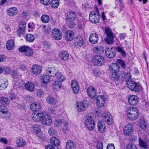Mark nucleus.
<instances>
[{
	"mask_svg": "<svg viewBox=\"0 0 149 149\" xmlns=\"http://www.w3.org/2000/svg\"><path fill=\"white\" fill-rule=\"evenodd\" d=\"M46 71L48 75L43 74L41 77V79L44 84L49 83L50 81V76L54 77L56 75V71L54 67H49L46 68Z\"/></svg>",
	"mask_w": 149,
	"mask_h": 149,
	"instance_id": "1",
	"label": "nucleus"
},
{
	"mask_svg": "<svg viewBox=\"0 0 149 149\" xmlns=\"http://www.w3.org/2000/svg\"><path fill=\"white\" fill-rule=\"evenodd\" d=\"M96 112L98 116H102L103 120L108 125H111L112 124L113 122L112 117L109 112L105 111L103 114L100 111H96Z\"/></svg>",
	"mask_w": 149,
	"mask_h": 149,
	"instance_id": "2",
	"label": "nucleus"
},
{
	"mask_svg": "<svg viewBox=\"0 0 149 149\" xmlns=\"http://www.w3.org/2000/svg\"><path fill=\"white\" fill-rule=\"evenodd\" d=\"M104 32L107 36V37L104 38L105 41L108 45L113 44L115 36L111 30L108 27H105L104 28Z\"/></svg>",
	"mask_w": 149,
	"mask_h": 149,
	"instance_id": "3",
	"label": "nucleus"
},
{
	"mask_svg": "<svg viewBox=\"0 0 149 149\" xmlns=\"http://www.w3.org/2000/svg\"><path fill=\"white\" fill-rule=\"evenodd\" d=\"M127 112V117L131 120H135L139 117V112L136 107L130 108L128 110Z\"/></svg>",
	"mask_w": 149,
	"mask_h": 149,
	"instance_id": "4",
	"label": "nucleus"
},
{
	"mask_svg": "<svg viewBox=\"0 0 149 149\" xmlns=\"http://www.w3.org/2000/svg\"><path fill=\"white\" fill-rule=\"evenodd\" d=\"M100 18L99 10L97 7H96L95 11H93L90 13L89 20L93 23H96L99 22Z\"/></svg>",
	"mask_w": 149,
	"mask_h": 149,
	"instance_id": "5",
	"label": "nucleus"
},
{
	"mask_svg": "<svg viewBox=\"0 0 149 149\" xmlns=\"http://www.w3.org/2000/svg\"><path fill=\"white\" fill-rule=\"evenodd\" d=\"M127 85L130 89L135 92H138L142 88L139 83L132 81H127Z\"/></svg>",
	"mask_w": 149,
	"mask_h": 149,
	"instance_id": "6",
	"label": "nucleus"
},
{
	"mask_svg": "<svg viewBox=\"0 0 149 149\" xmlns=\"http://www.w3.org/2000/svg\"><path fill=\"white\" fill-rule=\"evenodd\" d=\"M92 63L95 65L101 66L104 63L105 59L103 56L101 55H95L92 59Z\"/></svg>",
	"mask_w": 149,
	"mask_h": 149,
	"instance_id": "7",
	"label": "nucleus"
},
{
	"mask_svg": "<svg viewBox=\"0 0 149 149\" xmlns=\"http://www.w3.org/2000/svg\"><path fill=\"white\" fill-rule=\"evenodd\" d=\"M19 51L22 52L23 54L27 56H31L33 52L32 49L27 46H24L19 48Z\"/></svg>",
	"mask_w": 149,
	"mask_h": 149,
	"instance_id": "8",
	"label": "nucleus"
},
{
	"mask_svg": "<svg viewBox=\"0 0 149 149\" xmlns=\"http://www.w3.org/2000/svg\"><path fill=\"white\" fill-rule=\"evenodd\" d=\"M26 23L23 22H20L19 28L17 31V34L19 37H24L25 34L26 33L25 31Z\"/></svg>",
	"mask_w": 149,
	"mask_h": 149,
	"instance_id": "9",
	"label": "nucleus"
},
{
	"mask_svg": "<svg viewBox=\"0 0 149 149\" xmlns=\"http://www.w3.org/2000/svg\"><path fill=\"white\" fill-rule=\"evenodd\" d=\"M56 79L58 80V81L56 83V91L60 90V88L61 87V82L64 81L65 79V77L60 72H56Z\"/></svg>",
	"mask_w": 149,
	"mask_h": 149,
	"instance_id": "10",
	"label": "nucleus"
},
{
	"mask_svg": "<svg viewBox=\"0 0 149 149\" xmlns=\"http://www.w3.org/2000/svg\"><path fill=\"white\" fill-rule=\"evenodd\" d=\"M85 124L89 130H93L95 127V123L92 117H88L86 120Z\"/></svg>",
	"mask_w": 149,
	"mask_h": 149,
	"instance_id": "11",
	"label": "nucleus"
},
{
	"mask_svg": "<svg viewBox=\"0 0 149 149\" xmlns=\"http://www.w3.org/2000/svg\"><path fill=\"white\" fill-rule=\"evenodd\" d=\"M123 131L125 135L129 136L133 132V127L131 124H128L125 125Z\"/></svg>",
	"mask_w": 149,
	"mask_h": 149,
	"instance_id": "12",
	"label": "nucleus"
},
{
	"mask_svg": "<svg viewBox=\"0 0 149 149\" xmlns=\"http://www.w3.org/2000/svg\"><path fill=\"white\" fill-rule=\"evenodd\" d=\"M87 92L88 96L92 99H94L97 97V91L93 86H90L88 88Z\"/></svg>",
	"mask_w": 149,
	"mask_h": 149,
	"instance_id": "13",
	"label": "nucleus"
},
{
	"mask_svg": "<svg viewBox=\"0 0 149 149\" xmlns=\"http://www.w3.org/2000/svg\"><path fill=\"white\" fill-rule=\"evenodd\" d=\"M105 53L107 57L109 58H113L116 55V51L113 47L106 48Z\"/></svg>",
	"mask_w": 149,
	"mask_h": 149,
	"instance_id": "14",
	"label": "nucleus"
},
{
	"mask_svg": "<svg viewBox=\"0 0 149 149\" xmlns=\"http://www.w3.org/2000/svg\"><path fill=\"white\" fill-rule=\"evenodd\" d=\"M51 117L48 114H45L43 113V116L42 118L41 122L43 125H50L52 123Z\"/></svg>",
	"mask_w": 149,
	"mask_h": 149,
	"instance_id": "15",
	"label": "nucleus"
},
{
	"mask_svg": "<svg viewBox=\"0 0 149 149\" xmlns=\"http://www.w3.org/2000/svg\"><path fill=\"white\" fill-rule=\"evenodd\" d=\"M139 98L137 96L134 95H130L128 98V102L130 105L134 106L139 102Z\"/></svg>",
	"mask_w": 149,
	"mask_h": 149,
	"instance_id": "16",
	"label": "nucleus"
},
{
	"mask_svg": "<svg viewBox=\"0 0 149 149\" xmlns=\"http://www.w3.org/2000/svg\"><path fill=\"white\" fill-rule=\"evenodd\" d=\"M74 44L75 46L77 48L81 47L83 45V39L81 36H78L75 38Z\"/></svg>",
	"mask_w": 149,
	"mask_h": 149,
	"instance_id": "17",
	"label": "nucleus"
},
{
	"mask_svg": "<svg viewBox=\"0 0 149 149\" xmlns=\"http://www.w3.org/2000/svg\"><path fill=\"white\" fill-rule=\"evenodd\" d=\"M96 102L97 106L99 107H103L105 103L104 96L102 95H99L97 96L96 97Z\"/></svg>",
	"mask_w": 149,
	"mask_h": 149,
	"instance_id": "18",
	"label": "nucleus"
},
{
	"mask_svg": "<svg viewBox=\"0 0 149 149\" xmlns=\"http://www.w3.org/2000/svg\"><path fill=\"white\" fill-rule=\"evenodd\" d=\"M72 88L75 94L78 93L79 91V87L77 81L75 80H73L71 82Z\"/></svg>",
	"mask_w": 149,
	"mask_h": 149,
	"instance_id": "19",
	"label": "nucleus"
},
{
	"mask_svg": "<svg viewBox=\"0 0 149 149\" xmlns=\"http://www.w3.org/2000/svg\"><path fill=\"white\" fill-rule=\"evenodd\" d=\"M43 116V113L40 112L36 114L33 113L31 115V117L33 120L36 122H41L42 118Z\"/></svg>",
	"mask_w": 149,
	"mask_h": 149,
	"instance_id": "20",
	"label": "nucleus"
},
{
	"mask_svg": "<svg viewBox=\"0 0 149 149\" xmlns=\"http://www.w3.org/2000/svg\"><path fill=\"white\" fill-rule=\"evenodd\" d=\"M76 17L77 15L75 12L71 10L67 13L66 19L69 22H73L76 19Z\"/></svg>",
	"mask_w": 149,
	"mask_h": 149,
	"instance_id": "21",
	"label": "nucleus"
},
{
	"mask_svg": "<svg viewBox=\"0 0 149 149\" xmlns=\"http://www.w3.org/2000/svg\"><path fill=\"white\" fill-rule=\"evenodd\" d=\"M31 70L32 72L36 74H40L42 71V67L38 65H33L31 68Z\"/></svg>",
	"mask_w": 149,
	"mask_h": 149,
	"instance_id": "22",
	"label": "nucleus"
},
{
	"mask_svg": "<svg viewBox=\"0 0 149 149\" xmlns=\"http://www.w3.org/2000/svg\"><path fill=\"white\" fill-rule=\"evenodd\" d=\"M109 69L110 72H119L120 68L117 64L112 63L109 66Z\"/></svg>",
	"mask_w": 149,
	"mask_h": 149,
	"instance_id": "23",
	"label": "nucleus"
},
{
	"mask_svg": "<svg viewBox=\"0 0 149 149\" xmlns=\"http://www.w3.org/2000/svg\"><path fill=\"white\" fill-rule=\"evenodd\" d=\"M41 104L38 102L33 103L30 106L31 109L33 111H38L41 109Z\"/></svg>",
	"mask_w": 149,
	"mask_h": 149,
	"instance_id": "24",
	"label": "nucleus"
},
{
	"mask_svg": "<svg viewBox=\"0 0 149 149\" xmlns=\"http://www.w3.org/2000/svg\"><path fill=\"white\" fill-rule=\"evenodd\" d=\"M98 35L96 33H93L91 34L89 38V41L92 44H95L98 41Z\"/></svg>",
	"mask_w": 149,
	"mask_h": 149,
	"instance_id": "25",
	"label": "nucleus"
},
{
	"mask_svg": "<svg viewBox=\"0 0 149 149\" xmlns=\"http://www.w3.org/2000/svg\"><path fill=\"white\" fill-rule=\"evenodd\" d=\"M97 128L100 133H104L106 130V126L104 122L103 121H99L97 123Z\"/></svg>",
	"mask_w": 149,
	"mask_h": 149,
	"instance_id": "26",
	"label": "nucleus"
},
{
	"mask_svg": "<svg viewBox=\"0 0 149 149\" xmlns=\"http://www.w3.org/2000/svg\"><path fill=\"white\" fill-rule=\"evenodd\" d=\"M65 37L67 40L71 41L74 38V33L72 31L70 30L66 31L65 34Z\"/></svg>",
	"mask_w": 149,
	"mask_h": 149,
	"instance_id": "27",
	"label": "nucleus"
},
{
	"mask_svg": "<svg viewBox=\"0 0 149 149\" xmlns=\"http://www.w3.org/2000/svg\"><path fill=\"white\" fill-rule=\"evenodd\" d=\"M58 56L61 60L64 61L68 59L69 56L68 52L65 51L60 52L59 53Z\"/></svg>",
	"mask_w": 149,
	"mask_h": 149,
	"instance_id": "28",
	"label": "nucleus"
},
{
	"mask_svg": "<svg viewBox=\"0 0 149 149\" xmlns=\"http://www.w3.org/2000/svg\"><path fill=\"white\" fill-rule=\"evenodd\" d=\"M17 13V10L15 7L10 8L7 10V14L10 17L15 15Z\"/></svg>",
	"mask_w": 149,
	"mask_h": 149,
	"instance_id": "29",
	"label": "nucleus"
},
{
	"mask_svg": "<svg viewBox=\"0 0 149 149\" xmlns=\"http://www.w3.org/2000/svg\"><path fill=\"white\" fill-rule=\"evenodd\" d=\"M25 87L28 91L30 92H32L34 90V84L30 81H28L25 84Z\"/></svg>",
	"mask_w": 149,
	"mask_h": 149,
	"instance_id": "30",
	"label": "nucleus"
},
{
	"mask_svg": "<svg viewBox=\"0 0 149 149\" xmlns=\"http://www.w3.org/2000/svg\"><path fill=\"white\" fill-rule=\"evenodd\" d=\"M119 72H111L109 76L110 79L113 81H118L120 79Z\"/></svg>",
	"mask_w": 149,
	"mask_h": 149,
	"instance_id": "31",
	"label": "nucleus"
},
{
	"mask_svg": "<svg viewBox=\"0 0 149 149\" xmlns=\"http://www.w3.org/2000/svg\"><path fill=\"white\" fill-rule=\"evenodd\" d=\"M15 42L14 41L10 39L8 41L6 44V48L8 50H11L14 48Z\"/></svg>",
	"mask_w": 149,
	"mask_h": 149,
	"instance_id": "32",
	"label": "nucleus"
},
{
	"mask_svg": "<svg viewBox=\"0 0 149 149\" xmlns=\"http://www.w3.org/2000/svg\"><path fill=\"white\" fill-rule=\"evenodd\" d=\"M16 143L18 147H22L26 144V141L22 138H17Z\"/></svg>",
	"mask_w": 149,
	"mask_h": 149,
	"instance_id": "33",
	"label": "nucleus"
},
{
	"mask_svg": "<svg viewBox=\"0 0 149 149\" xmlns=\"http://www.w3.org/2000/svg\"><path fill=\"white\" fill-rule=\"evenodd\" d=\"M0 90H3L6 89L8 85V82L7 81H4L1 79L0 80Z\"/></svg>",
	"mask_w": 149,
	"mask_h": 149,
	"instance_id": "34",
	"label": "nucleus"
},
{
	"mask_svg": "<svg viewBox=\"0 0 149 149\" xmlns=\"http://www.w3.org/2000/svg\"><path fill=\"white\" fill-rule=\"evenodd\" d=\"M41 20L43 23H47L49 21V18L48 15L44 14L41 16Z\"/></svg>",
	"mask_w": 149,
	"mask_h": 149,
	"instance_id": "35",
	"label": "nucleus"
},
{
	"mask_svg": "<svg viewBox=\"0 0 149 149\" xmlns=\"http://www.w3.org/2000/svg\"><path fill=\"white\" fill-rule=\"evenodd\" d=\"M33 131L36 133H38L40 131V127L38 124L33 125L32 127Z\"/></svg>",
	"mask_w": 149,
	"mask_h": 149,
	"instance_id": "36",
	"label": "nucleus"
},
{
	"mask_svg": "<svg viewBox=\"0 0 149 149\" xmlns=\"http://www.w3.org/2000/svg\"><path fill=\"white\" fill-rule=\"evenodd\" d=\"M85 108V105L84 103L80 102L77 105V108L78 112L84 110Z\"/></svg>",
	"mask_w": 149,
	"mask_h": 149,
	"instance_id": "37",
	"label": "nucleus"
},
{
	"mask_svg": "<svg viewBox=\"0 0 149 149\" xmlns=\"http://www.w3.org/2000/svg\"><path fill=\"white\" fill-rule=\"evenodd\" d=\"M26 40L29 42H33L34 39L35 38L34 36L31 34H27L26 36Z\"/></svg>",
	"mask_w": 149,
	"mask_h": 149,
	"instance_id": "38",
	"label": "nucleus"
},
{
	"mask_svg": "<svg viewBox=\"0 0 149 149\" xmlns=\"http://www.w3.org/2000/svg\"><path fill=\"white\" fill-rule=\"evenodd\" d=\"M46 100L47 102L50 104H55L56 100L52 96L50 95L48 96Z\"/></svg>",
	"mask_w": 149,
	"mask_h": 149,
	"instance_id": "39",
	"label": "nucleus"
},
{
	"mask_svg": "<svg viewBox=\"0 0 149 149\" xmlns=\"http://www.w3.org/2000/svg\"><path fill=\"white\" fill-rule=\"evenodd\" d=\"M115 48L118 52L120 53L122 55L123 57H125V56L126 55V53L125 51L121 47H115Z\"/></svg>",
	"mask_w": 149,
	"mask_h": 149,
	"instance_id": "40",
	"label": "nucleus"
},
{
	"mask_svg": "<svg viewBox=\"0 0 149 149\" xmlns=\"http://www.w3.org/2000/svg\"><path fill=\"white\" fill-rule=\"evenodd\" d=\"M139 146L145 149H147V145L146 143L141 140V139L139 138Z\"/></svg>",
	"mask_w": 149,
	"mask_h": 149,
	"instance_id": "41",
	"label": "nucleus"
},
{
	"mask_svg": "<svg viewBox=\"0 0 149 149\" xmlns=\"http://www.w3.org/2000/svg\"><path fill=\"white\" fill-rule=\"evenodd\" d=\"M8 109L3 104H2L0 105V112L3 113H7Z\"/></svg>",
	"mask_w": 149,
	"mask_h": 149,
	"instance_id": "42",
	"label": "nucleus"
},
{
	"mask_svg": "<svg viewBox=\"0 0 149 149\" xmlns=\"http://www.w3.org/2000/svg\"><path fill=\"white\" fill-rule=\"evenodd\" d=\"M93 74L96 77H99L101 74V71L97 68H95L93 70Z\"/></svg>",
	"mask_w": 149,
	"mask_h": 149,
	"instance_id": "43",
	"label": "nucleus"
},
{
	"mask_svg": "<svg viewBox=\"0 0 149 149\" xmlns=\"http://www.w3.org/2000/svg\"><path fill=\"white\" fill-rule=\"evenodd\" d=\"M95 51L98 54H101L104 52L103 48L101 46H99L95 48Z\"/></svg>",
	"mask_w": 149,
	"mask_h": 149,
	"instance_id": "44",
	"label": "nucleus"
},
{
	"mask_svg": "<svg viewBox=\"0 0 149 149\" xmlns=\"http://www.w3.org/2000/svg\"><path fill=\"white\" fill-rule=\"evenodd\" d=\"M62 32L59 29H56V40L61 39L62 37Z\"/></svg>",
	"mask_w": 149,
	"mask_h": 149,
	"instance_id": "45",
	"label": "nucleus"
},
{
	"mask_svg": "<svg viewBox=\"0 0 149 149\" xmlns=\"http://www.w3.org/2000/svg\"><path fill=\"white\" fill-rule=\"evenodd\" d=\"M48 133L51 136H53L55 135L56 130L53 128H50L49 129Z\"/></svg>",
	"mask_w": 149,
	"mask_h": 149,
	"instance_id": "46",
	"label": "nucleus"
},
{
	"mask_svg": "<svg viewBox=\"0 0 149 149\" xmlns=\"http://www.w3.org/2000/svg\"><path fill=\"white\" fill-rule=\"evenodd\" d=\"M68 122L67 121H65L64 126L63 128V131L65 134L67 133L69 131L68 129Z\"/></svg>",
	"mask_w": 149,
	"mask_h": 149,
	"instance_id": "47",
	"label": "nucleus"
},
{
	"mask_svg": "<svg viewBox=\"0 0 149 149\" xmlns=\"http://www.w3.org/2000/svg\"><path fill=\"white\" fill-rule=\"evenodd\" d=\"M140 126L142 129H145L146 127V125L144 120H140Z\"/></svg>",
	"mask_w": 149,
	"mask_h": 149,
	"instance_id": "48",
	"label": "nucleus"
},
{
	"mask_svg": "<svg viewBox=\"0 0 149 149\" xmlns=\"http://www.w3.org/2000/svg\"><path fill=\"white\" fill-rule=\"evenodd\" d=\"M0 101L3 104H7L9 103V101L8 98L5 97H2L0 98Z\"/></svg>",
	"mask_w": 149,
	"mask_h": 149,
	"instance_id": "49",
	"label": "nucleus"
},
{
	"mask_svg": "<svg viewBox=\"0 0 149 149\" xmlns=\"http://www.w3.org/2000/svg\"><path fill=\"white\" fill-rule=\"evenodd\" d=\"M126 149H137V148L136 146L130 143L127 145Z\"/></svg>",
	"mask_w": 149,
	"mask_h": 149,
	"instance_id": "50",
	"label": "nucleus"
},
{
	"mask_svg": "<svg viewBox=\"0 0 149 149\" xmlns=\"http://www.w3.org/2000/svg\"><path fill=\"white\" fill-rule=\"evenodd\" d=\"M115 3L116 4H119L120 7V11L123 10L124 8V5L122 3L121 0H116Z\"/></svg>",
	"mask_w": 149,
	"mask_h": 149,
	"instance_id": "51",
	"label": "nucleus"
},
{
	"mask_svg": "<svg viewBox=\"0 0 149 149\" xmlns=\"http://www.w3.org/2000/svg\"><path fill=\"white\" fill-rule=\"evenodd\" d=\"M44 94V93L41 90L39 89L37 91V95L38 96L41 97L43 96Z\"/></svg>",
	"mask_w": 149,
	"mask_h": 149,
	"instance_id": "52",
	"label": "nucleus"
},
{
	"mask_svg": "<svg viewBox=\"0 0 149 149\" xmlns=\"http://www.w3.org/2000/svg\"><path fill=\"white\" fill-rule=\"evenodd\" d=\"M96 149H103V144L102 142L98 141L96 145Z\"/></svg>",
	"mask_w": 149,
	"mask_h": 149,
	"instance_id": "53",
	"label": "nucleus"
},
{
	"mask_svg": "<svg viewBox=\"0 0 149 149\" xmlns=\"http://www.w3.org/2000/svg\"><path fill=\"white\" fill-rule=\"evenodd\" d=\"M117 63H118L120 65L121 67L124 68H125V64L124 61L121 59H119L117 60Z\"/></svg>",
	"mask_w": 149,
	"mask_h": 149,
	"instance_id": "54",
	"label": "nucleus"
},
{
	"mask_svg": "<svg viewBox=\"0 0 149 149\" xmlns=\"http://www.w3.org/2000/svg\"><path fill=\"white\" fill-rule=\"evenodd\" d=\"M84 25L85 24L83 22H81L80 23H79L77 25L78 29L79 30H82L84 27Z\"/></svg>",
	"mask_w": 149,
	"mask_h": 149,
	"instance_id": "55",
	"label": "nucleus"
},
{
	"mask_svg": "<svg viewBox=\"0 0 149 149\" xmlns=\"http://www.w3.org/2000/svg\"><path fill=\"white\" fill-rule=\"evenodd\" d=\"M50 43L48 41H45L42 43V45L44 48L45 49H47L49 48L50 46Z\"/></svg>",
	"mask_w": 149,
	"mask_h": 149,
	"instance_id": "56",
	"label": "nucleus"
},
{
	"mask_svg": "<svg viewBox=\"0 0 149 149\" xmlns=\"http://www.w3.org/2000/svg\"><path fill=\"white\" fill-rule=\"evenodd\" d=\"M51 144L53 146H56L55 142L56 141V137L55 136H52L50 140Z\"/></svg>",
	"mask_w": 149,
	"mask_h": 149,
	"instance_id": "57",
	"label": "nucleus"
},
{
	"mask_svg": "<svg viewBox=\"0 0 149 149\" xmlns=\"http://www.w3.org/2000/svg\"><path fill=\"white\" fill-rule=\"evenodd\" d=\"M42 4L45 6H47L50 3V0H40Z\"/></svg>",
	"mask_w": 149,
	"mask_h": 149,
	"instance_id": "58",
	"label": "nucleus"
},
{
	"mask_svg": "<svg viewBox=\"0 0 149 149\" xmlns=\"http://www.w3.org/2000/svg\"><path fill=\"white\" fill-rule=\"evenodd\" d=\"M107 149H115V147L113 143L108 144L107 146Z\"/></svg>",
	"mask_w": 149,
	"mask_h": 149,
	"instance_id": "59",
	"label": "nucleus"
},
{
	"mask_svg": "<svg viewBox=\"0 0 149 149\" xmlns=\"http://www.w3.org/2000/svg\"><path fill=\"white\" fill-rule=\"evenodd\" d=\"M50 5L51 7L53 8H56V0H52Z\"/></svg>",
	"mask_w": 149,
	"mask_h": 149,
	"instance_id": "60",
	"label": "nucleus"
},
{
	"mask_svg": "<svg viewBox=\"0 0 149 149\" xmlns=\"http://www.w3.org/2000/svg\"><path fill=\"white\" fill-rule=\"evenodd\" d=\"M1 142L5 144H7L8 143V140L6 138L2 137L0 139Z\"/></svg>",
	"mask_w": 149,
	"mask_h": 149,
	"instance_id": "61",
	"label": "nucleus"
},
{
	"mask_svg": "<svg viewBox=\"0 0 149 149\" xmlns=\"http://www.w3.org/2000/svg\"><path fill=\"white\" fill-rule=\"evenodd\" d=\"M6 59V57L4 55H0V62H3Z\"/></svg>",
	"mask_w": 149,
	"mask_h": 149,
	"instance_id": "62",
	"label": "nucleus"
},
{
	"mask_svg": "<svg viewBox=\"0 0 149 149\" xmlns=\"http://www.w3.org/2000/svg\"><path fill=\"white\" fill-rule=\"evenodd\" d=\"M33 15L36 17H38L40 15V13L37 11L35 10L33 13Z\"/></svg>",
	"mask_w": 149,
	"mask_h": 149,
	"instance_id": "63",
	"label": "nucleus"
},
{
	"mask_svg": "<svg viewBox=\"0 0 149 149\" xmlns=\"http://www.w3.org/2000/svg\"><path fill=\"white\" fill-rule=\"evenodd\" d=\"M75 24L73 22H70L69 23V26L70 29L74 28L75 26Z\"/></svg>",
	"mask_w": 149,
	"mask_h": 149,
	"instance_id": "64",
	"label": "nucleus"
}]
</instances>
